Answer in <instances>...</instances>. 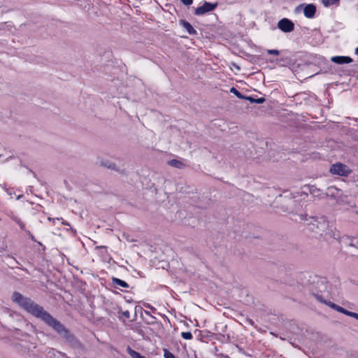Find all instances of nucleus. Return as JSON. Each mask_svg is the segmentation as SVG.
<instances>
[{
    "instance_id": "obj_1",
    "label": "nucleus",
    "mask_w": 358,
    "mask_h": 358,
    "mask_svg": "<svg viewBox=\"0 0 358 358\" xmlns=\"http://www.w3.org/2000/svg\"><path fill=\"white\" fill-rule=\"evenodd\" d=\"M11 298L13 301L19 307L31 316L43 322L53 330L66 345L79 352L85 351L84 345L74 334L45 310L43 306L36 303L31 298L24 296L18 292H14Z\"/></svg>"
},
{
    "instance_id": "obj_2",
    "label": "nucleus",
    "mask_w": 358,
    "mask_h": 358,
    "mask_svg": "<svg viewBox=\"0 0 358 358\" xmlns=\"http://www.w3.org/2000/svg\"><path fill=\"white\" fill-rule=\"evenodd\" d=\"M331 287L326 278H315L309 284L308 289L318 301L324 303L327 301L325 296L328 297L331 294Z\"/></svg>"
},
{
    "instance_id": "obj_3",
    "label": "nucleus",
    "mask_w": 358,
    "mask_h": 358,
    "mask_svg": "<svg viewBox=\"0 0 358 358\" xmlns=\"http://www.w3.org/2000/svg\"><path fill=\"white\" fill-rule=\"evenodd\" d=\"M309 229L320 237L330 236L329 222L324 217H310Z\"/></svg>"
},
{
    "instance_id": "obj_4",
    "label": "nucleus",
    "mask_w": 358,
    "mask_h": 358,
    "mask_svg": "<svg viewBox=\"0 0 358 358\" xmlns=\"http://www.w3.org/2000/svg\"><path fill=\"white\" fill-rule=\"evenodd\" d=\"M329 171L333 175L348 176L352 173V170L345 164L337 162L330 166Z\"/></svg>"
},
{
    "instance_id": "obj_5",
    "label": "nucleus",
    "mask_w": 358,
    "mask_h": 358,
    "mask_svg": "<svg viewBox=\"0 0 358 358\" xmlns=\"http://www.w3.org/2000/svg\"><path fill=\"white\" fill-rule=\"evenodd\" d=\"M302 8L303 10V14L306 17H307L308 19H312L315 17L316 11H317V8L315 4H313V3H308V4L301 3V4L299 5L295 8V12L298 13Z\"/></svg>"
},
{
    "instance_id": "obj_6",
    "label": "nucleus",
    "mask_w": 358,
    "mask_h": 358,
    "mask_svg": "<svg viewBox=\"0 0 358 358\" xmlns=\"http://www.w3.org/2000/svg\"><path fill=\"white\" fill-rule=\"evenodd\" d=\"M217 6V3H209L204 1L202 6L197 7L194 10V14L197 16L203 15L207 13L214 10Z\"/></svg>"
},
{
    "instance_id": "obj_7",
    "label": "nucleus",
    "mask_w": 358,
    "mask_h": 358,
    "mask_svg": "<svg viewBox=\"0 0 358 358\" xmlns=\"http://www.w3.org/2000/svg\"><path fill=\"white\" fill-rule=\"evenodd\" d=\"M278 28L285 33H289L294 30V22L286 17L280 20L277 24Z\"/></svg>"
},
{
    "instance_id": "obj_8",
    "label": "nucleus",
    "mask_w": 358,
    "mask_h": 358,
    "mask_svg": "<svg viewBox=\"0 0 358 358\" xmlns=\"http://www.w3.org/2000/svg\"><path fill=\"white\" fill-rule=\"evenodd\" d=\"M331 61L338 64H349L352 62V59L348 56H334Z\"/></svg>"
},
{
    "instance_id": "obj_9",
    "label": "nucleus",
    "mask_w": 358,
    "mask_h": 358,
    "mask_svg": "<svg viewBox=\"0 0 358 358\" xmlns=\"http://www.w3.org/2000/svg\"><path fill=\"white\" fill-rule=\"evenodd\" d=\"M179 24L184 27L187 33L190 35H197L196 30L192 26V24L185 20H180Z\"/></svg>"
},
{
    "instance_id": "obj_10",
    "label": "nucleus",
    "mask_w": 358,
    "mask_h": 358,
    "mask_svg": "<svg viewBox=\"0 0 358 358\" xmlns=\"http://www.w3.org/2000/svg\"><path fill=\"white\" fill-rule=\"evenodd\" d=\"M111 280H112V285L115 287V288H117V286H120V287H122L124 288H129V284L121 280V279H119L117 278H115V277H113L111 278Z\"/></svg>"
},
{
    "instance_id": "obj_11",
    "label": "nucleus",
    "mask_w": 358,
    "mask_h": 358,
    "mask_svg": "<svg viewBox=\"0 0 358 358\" xmlns=\"http://www.w3.org/2000/svg\"><path fill=\"white\" fill-rule=\"evenodd\" d=\"M167 164L169 166L177 168L178 169H183L186 166L185 164L182 162L178 160V159H173L168 161Z\"/></svg>"
},
{
    "instance_id": "obj_12",
    "label": "nucleus",
    "mask_w": 358,
    "mask_h": 358,
    "mask_svg": "<svg viewBox=\"0 0 358 358\" xmlns=\"http://www.w3.org/2000/svg\"><path fill=\"white\" fill-rule=\"evenodd\" d=\"M324 304H326L327 306H328L329 307H330L331 308L339 312V313H344L345 312V308L338 306L337 304L330 301H324Z\"/></svg>"
},
{
    "instance_id": "obj_13",
    "label": "nucleus",
    "mask_w": 358,
    "mask_h": 358,
    "mask_svg": "<svg viewBox=\"0 0 358 358\" xmlns=\"http://www.w3.org/2000/svg\"><path fill=\"white\" fill-rule=\"evenodd\" d=\"M339 192H340V189H338V188H336L334 186H331L327 188V191L325 193V195L327 196L335 197L338 195Z\"/></svg>"
},
{
    "instance_id": "obj_14",
    "label": "nucleus",
    "mask_w": 358,
    "mask_h": 358,
    "mask_svg": "<svg viewBox=\"0 0 358 358\" xmlns=\"http://www.w3.org/2000/svg\"><path fill=\"white\" fill-rule=\"evenodd\" d=\"M8 216L15 222H16L20 229H24L25 226L24 224L22 222V220L13 213L10 212L8 214Z\"/></svg>"
},
{
    "instance_id": "obj_15",
    "label": "nucleus",
    "mask_w": 358,
    "mask_h": 358,
    "mask_svg": "<svg viewBox=\"0 0 358 358\" xmlns=\"http://www.w3.org/2000/svg\"><path fill=\"white\" fill-rule=\"evenodd\" d=\"M127 353L131 357V358H144L139 352L131 349L129 346L127 348Z\"/></svg>"
},
{
    "instance_id": "obj_16",
    "label": "nucleus",
    "mask_w": 358,
    "mask_h": 358,
    "mask_svg": "<svg viewBox=\"0 0 358 358\" xmlns=\"http://www.w3.org/2000/svg\"><path fill=\"white\" fill-rule=\"evenodd\" d=\"M309 192L314 196H320L322 195L321 190L317 188L315 185L309 186Z\"/></svg>"
},
{
    "instance_id": "obj_17",
    "label": "nucleus",
    "mask_w": 358,
    "mask_h": 358,
    "mask_svg": "<svg viewBox=\"0 0 358 358\" xmlns=\"http://www.w3.org/2000/svg\"><path fill=\"white\" fill-rule=\"evenodd\" d=\"M245 99L249 101L250 103H255L259 104L263 103L265 101V98L264 97L255 99L252 96H246Z\"/></svg>"
},
{
    "instance_id": "obj_18",
    "label": "nucleus",
    "mask_w": 358,
    "mask_h": 358,
    "mask_svg": "<svg viewBox=\"0 0 358 358\" xmlns=\"http://www.w3.org/2000/svg\"><path fill=\"white\" fill-rule=\"evenodd\" d=\"M322 3L324 7H329L331 5L338 6L340 0H322Z\"/></svg>"
},
{
    "instance_id": "obj_19",
    "label": "nucleus",
    "mask_w": 358,
    "mask_h": 358,
    "mask_svg": "<svg viewBox=\"0 0 358 358\" xmlns=\"http://www.w3.org/2000/svg\"><path fill=\"white\" fill-rule=\"evenodd\" d=\"M230 92L233 93L236 96H237L238 99H245V95L242 94L236 88L234 87H232L230 89Z\"/></svg>"
},
{
    "instance_id": "obj_20",
    "label": "nucleus",
    "mask_w": 358,
    "mask_h": 358,
    "mask_svg": "<svg viewBox=\"0 0 358 358\" xmlns=\"http://www.w3.org/2000/svg\"><path fill=\"white\" fill-rule=\"evenodd\" d=\"M164 358H176L175 355L171 352L168 349H163Z\"/></svg>"
},
{
    "instance_id": "obj_21",
    "label": "nucleus",
    "mask_w": 358,
    "mask_h": 358,
    "mask_svg": "<svg viewBox=\"0 0 358 358\" xmlns=\"http://www.w3.org/2000/svg\"><path fill=\"white\" fill-rule=\"evenodd\" d=\"M181 336L185 340H191L193 338L192 334L190 331L182 332Z\"/></svg>"
},
{
    "instance_id": "obj_22",
    "label": "nucleus",
    "mask_w": 358,
    "mask_h": 358,
    "mask_svg": "<svg viewBox=\"0 0 358 358\" xmlns=\"http://www.w3.org/2000/svg\"><path fill=\"white\" fill-rule=\"evenodd\" d=\"M102 164L104 166H106V167H107V168H108L110 169H112V170H115L116 169H115L116 165L114 163L107 162H103Z\"/></svg>"
},
{
    "instance_id": "obj_23",
    "label": "nucleus",
    "mask_w": 358,
    "mask_h": 358,
    "mask_svg": "<svg viewBox=\"0 0 358 358\" xmlns=\"http://www.w3.org/2000/svg\"><path fill=\"white\" fill-rule=\"evenodd\" d=\"M351 246L358 248V238H354L350 244Z\"/></svg>"
},
{
    "instance_id": "obj_24",
    "label": "nucleus",
    "mask_w": 358,
    "mask_h": 358,
    "mask_svg": "<svg viewBox=\"0 0 358 358\" xmlns=\"http://www.w3.org/2000/svg\"><path fill=\"white\" fill-rule=\"evenodd\" d=\"M267 52L269 55H278L280 54V52L278 50H268Z\"/></svg>"
},
{
    "instance_id": "obj_25",
    "label": "nucleus",
    "mask_w": 358,
    "mask_h": 358,
    "mask_svg": "<svg viewBox=\"0 0 358 358\" xmlns=\"http://www.w3.org/2000/svg\"><path fill=\"white\" fill-rule=\"evenodd\" d=\"M180 1L185 6H190L193 3V0H180Z\"/></svg>"
},
{
    "instance_id": "obj_26",
    "label": "nucleus",
    "mask_w": 358,
    "mask_h": 358,
    "mask_svg": "<svg viewBox=\"0 0 358 358\" xmlns=\"http://www.w3.org/2000/svg\"><path fill=\"white\" fill-rule=\"evenodd\" d=\"M122 315L126 317V318H129L130 317V313L129 310H124L122 312Z\"/></svg>"
},
{
    "instance_id": "obj_27",
    "label": "nucleus",
    "mask_w": 358,
    "mask_h": 358,
    "mask_svg": "<svg viewBox=\"0 0 358 358\" xmlns=\"http://www.w3.org/2000/svg\"><path fill=\"white\" fill-rule=\"evenodd\" d=\"M217 357L219 358H231L229 355H225V354H223V353H220L217 355Z\"/></svg>"
},
{
    "instance_id": "obj_28",
    "label": "nucleus",
    "mask_w": 358,
    "mask_h": 358,
    "mask_svg": "<svg viewBox=\"0 0 358 358\" xmlns=\"http://www.w3.org/2000/svg\"><path fill=\"white\" fill-rule=\"evenodd\" d=\"M354 312H351V311H349L348 310H345V312L343 314H345V315H348V316H350V317H352V315L353 314Z\"/></svg>"
},
{
    "instance_id": "obj_29",
    "label": "nucleus",
    "mask_w": 358,
    "mask_h": 358,
    "mask_svg": "<svg viewBox=\"0 0 358 358\" xmlns=\"http://www.w3.org/2000/svg\"><path fill=\"white\" fill-rule=\"evenodd\" d=\"M61 220H63V219L61 218ZM62 224H64V225H66V226H69L70 227V224L68 222L65 221V220H62Z\"/></svg>"
},
{
    "instance_id": "obj_30",
    "label": "nucleus",
    "mask_w": 358,
    "mask_h": 358,
    "mask_svg": "<svg viewBox=\"0 0 358 358\" xmlns=\"http://www.w3.org/2000/svg\"><path fill=\"white\" fill-rule=\"evenodd\" d=\"M352 317L355 318L356 320H358V313H353V314L352 315Z\"/></svg>"
},
{
    "instance_id": "obj_31",
    "label": "nucleus",
    "mask_w": 358,
    "mask_h": 358,
    "mask_svg": "<svg viewBox=\"0 0 358 358\" xmlns=\"http://www.w3.org/2000/svg\"><path fill=\"white\" fill-rule=\"evenodd\" d=\"M146 307L152 310L153 312L156 311V309L149 304Z\"/></svg>"
},
{
    "instance_id": "obj_32",
    "label": "nucleus",
    "mask_w": 358,
    "mask_h": 358,
    "mask_svg": "<svg viewBox=\"0 0 358 358\" xmlns=\"http://www.w3.org/2000/svg\"><path fill=\"white\" fill-rule=\"evenodd\" d=\"M49 220H52L53 222H55V220H59V218L57 217V218H52L51 219L50 217L48 218Z\"/></svg>"
},
{
    "instance_id": "obj_33",
    "label": "nucleus",
    "mask_w": 358,
    "mask_h": 358,
    "mask_svg": "<svg viewBox=\"0 0 358 358\" xmlns=\"http://www.w3.org/2000/svg\"><path fill=\"white\" fill-rule=\"evenodd\" d=\"M145 313L147 315H150V316H151V315H150V312H148V311H147V310H145Z\"/></svg>"
},
{
    "instance_id": "obj_34",
    "label": "nucleus",
    "mask_w": 358,
    "mask_h": 358,
    "mask_svg": "<svg viewBox=\"0 0 358 358\" xmlns=\"http://www.w3.org/2000/svg\"><path fill=\"white\" fill-rule=\"evenodd\" d=\"M355 54L358 55V47L355 49Z\"/></svg>"
},
{
    "instance_id": "obj_35",
    "label": "nucleus",
    "mask_w": 358,
    "mask_h": 358,
    "mask_svg": "<svg viewBox=\"0 0 358 358\" xmlns=\"http://www.w3.org/2000/svg\"><path fill=\"white\" fill-rule=\"evenodd\" d=\"M303 216H304L303 215H301V220H304Z\"/></svg>"
},
{
    "instance_id": "obj_36",
    "label": "nucleus",
    "mask_w": 358,
    "mask_h": 358,
    "mask_svg": "<svg viewBox=\"0 0 358 358\" xmlns=\"http://www.w3.org/2000/svg\"><path fill=\"white\" fill-rule=\"evenodd\" d=\"M235 66V68H237L238 69H239V67L238 66H236V64H234Z\"/></svg>"
},
{
    "instance_id": "obj_37",
    "label": "nucleus",
    "mask_w": 358,
    "mask_h": 358,
    "mask_svg": "<svg viewBox=\"0 0 358 358\" xmlns=\"http://www.w3.org/2000/svg\"><path fill=\"white\" fill-rule=\"evenodd\" d=\"M292 202V203H296L297 201H295V200H293Z\"/></svg>"
},
{
    "instance_id": "obj_38",
    "label": "nucleus",
    "mask_w": 358,
    "mask_h": 358,
    "mask_svg": "<svg viewBox=\"0 0 358 358\" xmlns=\"http://www.w3.org/2000/svg\"><path fill=\"white\" fill-rule=\"evenodd\" d=\"M22 195L18 196H17V199H21V197H22Z\"/></svg>"
},
{
    "instance_id": "obj_39",
    "label": "nucleus",
    "mask_w": 358,
    "mask_h": 358,
    "mask_svg": "<svg viewBox=\"0 0 358 358\" xmlns=\"http://www.w3.org/2000/svg\"><path fill=\"white\" fill-rule=\"evenodd\" d=\"M357 214H358V212H357Z\"/></svg>"
}]
</instances>
